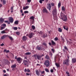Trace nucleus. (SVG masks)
<instances>
[{
  "label": "nucleus",
  "mask_w": 76,
  "mask_h": 76,
  "mask_svg": "<svg viewBox=\"0 0 76 76\" xmlns=\"http://www.w3.org/2000/svg\"><path fill=\"white\" fill-rule=\"evenodd\" d=\"M61 17H62V19L63 20V21L64 22H66L67 20V16L65 15L63 13V12H61Z\"/></svg>",
  "instance_id": "nucleus-1"
},
{
  "label": "nucleus",
  "mask_w": 76,
  "mask_h": 76,
  "mask_svg": "<svg viewBox=\"0 0 76 76\" xmlns=\"http://www.w3.org/2000/svg\"><path fill=\"white\" fill-rule=\"evenodd\" d=\"M70 60L69 59H67L66 60H65L63 61V64H66L67 66H69V61Z\"/></svg>",
  "instance_id": "nucleus-2"
},
{
  "label": "nucleus",
  "mask_w": 76,
  "mask_h": 76,
  "mask_svg": "<svg viewBox=\"0 0 76 76\" xmlns=\"http://www.w3.org/2000/svg\"><path fill=\"white\" fill-rule=\"evenodd\" d=\"M45 66H46V67H49L50 66V62L49 61L47 60L45 61L44 64Z\"/></svg>",
  "instance_id": "nucleus-3"
},
{
  "label": "nucleus",
  "mask_w": 76,
  "mask_h": 76,
  "mask_svg": "<svg viewBox=\"0 0 76 76\" xmlns=\"http://www.w3.org/2000/svg\"><path fill=\"white\" fill-rule=\"evenodd\" d=\"M53 14V17L54 18V16L55 15V16H56V15H57V10L56 9H54L52 11Z\"/></svg>",
  "instance_id": "nucleus-4"
},
{
  "label": "nucleus",
  "mask_w": 76,
  "mask_h": 76,
  "mask_svg": "<svg viewBox=\"0 0 76 76\" xmlns=\"http://www.w3.org/2000/svg\"><path fill=\"white\" fill-rule=\"evenodd\" d=\"M22 60H23L22 58L20 57L18 58V59H17V61H18V63H19L20 64V63H21V62H22Z\"/></svg>",
  "instance_id": "nucleus-5"
},
{
  "label": "nucleus",
  "mask_w": 76,
  "mask_h": 76,
  "mask_svg": "<svg viewBox=\"0 0 76 76\" xmlns=\"http://www.w3.org/2000/svg\"><path fill=\"white\" fill-rule=\"evenodd\" d=\"M33 57H37V58L38 60H40V58H41V56L37 55V54H36L34 55Z\"/></svg>",
  "instance_id": "nucleus-6"
},
{
  "label": "nucleus",
  "mask_w": 76,
  "mask_h": 76,
  "mask_svg": "<svg viewBox=\"0 0 76 76\" xmlns=\"http://www.w3.org/2000/svg\"><path fill=\"white\" fill-rule=\"evenodd\" d=\"M47 9H49V10H51V4H47Z\"/></svg>",
  "instance_id": "nucleus-7"
},
{
  "label": "nucleus",
  "mask_w": 76,
  "mask_h": 76,
  "mask_svg": "<svg viewBox=\"0 0 76 76\" xmlns=\"http://www.w3.org/2000/svg\"><path fill=\"white\" fill-rule=\"evenodd\" d=\"M9 20L11 23H13V21H14V20L12 17H10L9 18Z\"/></svg>",
  "instance_id": "nucleus-8"
},
{
  "label": "nucleus",
  "mask_w": 76,
  "mask_h": 76,
  "mask_svg": "<svg viewBox=\"0 0 76 76\" xmlns=\"http://www.w3.org/2000/svg\"><path fill=\"white\" fill-rule=\"evenodd\" d=\"M34 34L33 33H31L28 35V37L29 38H31L32 37H33V36H34Z\"/></svg>",
  "instance_id": "nucleus-9"
},
{
  "label": "nucleus",
  "mask_w": 76,
  "mask_h": 76,
  "mask_svg": "<svg viewBox=\"0 0 76 76\" xmlns=\"http://www.w3.org/2000/svg\"><path fill=\"white\" fill-rule=\"evenodd\" d=\"M43 13H49V12H48V10H47V9L45 8H44L43 10Z\"/></svg>",
  "instance_id": "nucleus-10"
},
{
  "label": "nucleus",
  "mask_w": 76,
  "mask_h": 76,
  "mask_svg": "<svg viewBox=\"0 0 76 76\" xmlns=\"http://www.w3.org/2000/svg\"><path fill=\"white\" fill-rule=\"evenodd\" d=\"M37 48L38 50H39L40 51H41L42 50V48L41 46H37Z\"/></svg>",
  "instance_id": "nucleus-11"
},
{
  "label": "nucleus",
  "mask_w": 76,
  "mask_h": 76,
  "mask_svg": "<svg viewBox=\"0 0 76 76\" xmlns=\"http://www.w3.org/2000/svg\"><path fill=\"white\" fill-rule=\"evenodd\" d=\"M23 63L24 64L25 66H26V64H28V61L24 59L23 60Z\"/></svg>",
  "instance_id": "nucleus-12"
},
{
  "label": "nucleus",
  "mask_w": 76,
  "mask_h": 76,
  "mask_svg": "<svg viewBox=\"0 0 76 76\" xmlns=\"http://www.w3.org/2000/svg\"><path fill=\"white\" fill-rule=\"evenodd\" d=\"M36 73L37 76H39L40 75V73L38 70H37L36 71Z\"/></svg>",
  "instance_id": "nucleus-13"
},
{
  "label": "nucleus",
  "mask_w": 76,
  "mask_h": 76,
  "mask_svg": "<svg viewBox=\"0 0 76 76\" xmlns=\"http://www.w3.org/2000/svg\"><path fill=\"white\" fill-rule=\"evenodd\" d=\"M27 39V37H26V36H24L22 38V40H23V41H25Z\"/></svg>",
  "instance_id": "nucleus-14"
},
{
  "label": "nucleus",
  "mask_w": 76,
  "mask_h": 76,
  "mask_svg": "<svg viewBox=\"0 0 76 76\" xmlns=\"http://www.w3.org/2000/svg\"><path fill=\"white\" fill-rule=\"evenodd\" d=\"M24 72H28V73H29L30 72H31V71L30 70V69H25Z\"/></svg>",
  "instance_id": "nucleus-15"
},
{
  "label": "nucleus",
  "mask_w": 76,
  "mask_h": 76,
  "mask_svg": "<svg viewBox=\"0 0 76 76\" xmlns=\"http://www.w3.org/2000/svg\"><path fill=\"white\" fill-rule=\"evenodd\" d=\"M4 19L2 18H0V22H1V23H3L4 22Z\"/></svg>",
  "instance_id": "nucleus-16"
},
{
  "label": "nucleus",
  "mask_w": 76,
  "mask_h": 76,
  "mask_svg": "<svg viewBox=\"0 0 76 76\" xmlns=\"http://www.w3.org/2000/svg\"><path fill=\"white\" fill-rule=\"evenodd\" d=\"M7 35L4 34L3 36L2 37H1V39H4L5 38H6V37H7Z\"/></svg>",
  "instance_id": "nucleus-17"
},
{
  "label": "nucleus",
  "mask_w": 76,
  "mask_h": 76,
  "mask_svg": "<svg viewBox=\"0 0 76 76\" xmlns=\"http://www.w3.org/2000/svg\"><path fill=\"white\" fill-rule=\"evenodd\" d=\"M72 61L73 63H76V59L75 58H73L72 59Z\"/></svg>",
  "instance_id": "nucleus-18"
},
{
  "label": "nucleus",
  "mask_w": 76,
  "mask_h": 76,
  "mask_svg": "<svg viewBox=\"0 0 76 76\" xmlns=\"http://www.w3.org/2000/svg\"><path fill=\"white\" fill-rule=\"evenodd\" d=\"M55 65H56V66L57 67V68H58V67H60V64H59L57 63H56Z\"/></svg>",
  "instance_id": "nucleus-19"
},
{
  "label": "nucleus",
  "mask_w": 76,
  "mask_h": 76,
  "mask_svg": "<svg viewBox=\"0 0 76 76\" xmlns=\"http://www.w3.org/2000/svg\"><path fill=\"white\" fill-rule=\"evenodd\" d=\"M51 42L53 45H56V42L53 41V40H51Z\"/></svg>",
  "instance_id": "nucleus-20"
},
{
  "label": "nucleus",
  "mask_w": 76,
  "mask_h": 76,
  "mask_svg": "<svg viewBox=\"0 0 76 76\" xmlns=\"http://www.w3.org/2000/svg\"><path fill=\"white\" fill-rule=\"evenodd\" d=\"M3 5H5L6 4V0H3Z\"/></svg>",
  "instance_id": "nucleus-21"
},
{
  "label": "nucleus",
  "mask_w": 76,
  "mask_h": 76,
  "mask_svg": "<svg viewBox=\"0 0 76 76\" xmlns=\"http://www.w3.org/2000/svg\"><path fill=\"white\" fill-rule=\"evenodd\" d=\"M30 19H32L33 20H34L35 19V17L32 16L30 18Z\"/></svg>",
  "instance_id": "nucleus-22"
},
{
  "label": "nucleus",
  "mask_w": 76,
  "mask_h": 76,
  "mask_svg": "<svg viewBox=\"0 0 76 76\" xmlns=\"http://www.w3.org/2000/svg\"><path fill=\"white\" fill-rule=\"evenodd\" d=\"M16 67V64H14L11 66L12 68H15Z\"/></svg>",
  "instance_id": "nucleus-23"
},
{
  "label": "nucleus",
  "mask_w": 76,
  "mask_h": 76,
  "mask_svg": "<svg viewBox=\"0 0 76 76\" xmlns=\"http://www.w3.org/2000/svg\"><path fill=\"white\" fill-rule=\"evenodd\" d=\"M45 58L47 60H49V59H50V58H49V56L48 55H46Z\"/></svg>",
  "instance_id": "nucleus-24"
},
{
  "label": "nucleus",
  "mask_w": 76,
  "mask_h": 76,
  "mask_svg": "<svg viewBox=\"0 0 76 76\" xmlns=\"http://www.w3.org/2000/svg\"><path fill=\"white\" fill-rule=\"evenodd\" d=\"M15 25H18L19 24V21L17 20L14 23Z\"/></svg>",
  "instance_id": "nucleus-25"
},
{
  "label": "nucleus",
  "mask_w": 76,
  "mask_h": 76,
  "mask_svg": "<svg viewBox=\"0 0 76 76\" xmlns=\"http://www.w3.org/2000/svg\"><path fill=\"white\" fill-rule=\"evenodd\" d=\"M58 31L59 32H62V29L60 28H58Z\"/></svg>",
  "instance_id": "nucleus-26"
},
{
  "label": "nucleus",
  "mask_w": 76,
  "mask_h": 76,
  "mask_svg": "<svg viewBox=\"0 0 76 76\" xmlns=\"http://www.w3.org/2000/svg\"><path fill=\"white\" fill-rule=\"evenodd\" d=\"M45 71L46 72H48V73H49V72H50V71H49V70L47 68H45Z\"/></svg>",
  "instance_id": "nucleus-27"
},
{
  "label": "nucleus",
  "mask_w": 76,
  "mask_h": 76,
  "mask_svg": "<svg viewBox=\"0 0 76 76\" xmlns=\"http://www.w3.org/2000/svg\"><path fill=\"white\" fill-rule=\"evenodd\" d=\"M9 39L11 40V41H13V38L12 37H11L10 36H9L8 37Z\"/></svg>",
  "instance_id": "nucleus-28"
},
{
  "label": "nucleus",
  "mask_w": 76,
  "mask_h": 76,
  "mask_svg": "<svg viewBox=\"0 0 76 76\" xmlns=\"http://www.w3.org/2000/svg\"><path fill=\"white\" fill-rule=\"evenodd\" d=\"M1 33L2 34H6V32L5 31L3 30L1 31Z\"/></svg>",
  "instance_id": "nucleus-29"
},
{
  "label": "nucleus",
  "mask_w": 76,
  "mask_h": 76,
  "mask_svg": "<svg viewBox=\"0 0 76 76\" xmlns=\"http://www.w3.org/2000/svg\"><path fill=\"white\" fill-rule=\"evenodd\" d=\"M62 10L64 12L65 11V8L63 6L62 7Z\"/></svg>",
  "instance_id": "nucleus-30"
},
{
  "label": "nucleus",
  "mask_w": 76,
  "mask_h": 76,
  "mask_svg": "<svg viewBox=\"0 0 76 76\" xmlns=\"http://www.w3.org/2000/svg\"><path fill=\"white\" fill-rule=\"evenodd\" d=\"M63 28H64V29H65L67 31H68L69 30L68 27H67L66 28V26H64L63 27Z\"/></svg>",
  "instance_id": "nucleus-31"
},
{
  "label": "nucleus",
  "mask_w": 76,
  "mask_h": 76,
  "mask_svg": "<svg viewBox=\"0 0 76 76\" xmlns=\"http://www.w3.org/2000/svg\"><path fill=\"white\" fill-rule=\"evenodd\" d=\"M31 53L30 52H27L25 53V55H31Z\"/></svg>",
  "instance_id": "nucleus-32"
},
{
  "label": "nucleus",
  "mask_w": 76,
  "mask_h": 76,
  "mask_svg": "<svg viewBox=\"0 0 76 76\" xmlns=\"http://www.w3.org/2000/svg\"><path fill=\"white\" fill-rule=\"evenodd\" d=\"M54 40L55 41H58V38L57 37H56L54 39Z\"/></svg>",
  "instance_id": "nucleus-33"
},
{
  "label": "nucleus",
  "mask_w": 76,
  "mask_h": 76,
  "mask_svg": "<svg viewBox=\"0 0 76 76\" xmlns=\"http://www.w3.org/2000/svg\"><path fill=\"white\" fill-rule=\"evenodd\" d=\"M64 48L66 50V51H68L69 50V49H68V48L66 47V46H64Z\"/></svg>",
  "instance_id": "nucleus-34"
},
{
  "label": "nucleus",
  "mask_w": 76,
  "mask_h": 76,
  "mask_svg": "<svg viewBox=\"0 0 76 76\" xmlns=\"http://www.w3.org/2000/svg\"><path fill=\"white\" fill-rule=\"evenodd\" d=\"M61 6V3L60 2H59L58 5V8H60Z\"/></svg>",
  "instance_id": "nucleus-35"
},
{
  "label": "nucleus",
  "mask_w": 76,
  "mask_h": 76,
  "mask_svg": "<svg viewBox=\"0 0 76 76\" xmlns=\"http://www.w3.org/2000/svg\"><path fill=\"white\" fill-rule=\"evenodd\" d=\"M44 0H39V2L40 3H41V4H42V1H44Z\"/></svg>",
  "instance_id": "nucleus-36"
},
{
  "label": "nucleus",
  "mask_w": 76,
  "mask_h": 76,
  "mask_svg": "<svg viewBox=\"0 0 76 76\" xmlns=\"http://www.w3.org/2000/svg\"><path fill=\"white\" fill-rule=\"evenodd\" d=\"M13 29H14V30H18V27H14L13 28Z\"/></svg>",
  "instance_id": "nucleus-37"
},
{
  "label": "nucleus",
  "mask_w": 76,
  "mask_h": 76,
  "mask_svg": "<svg viewBox=\"0 0 76 76\" xmlns=\"http://www.w3.org/2000/svg\"><path fill=\"white\" fill-rule=\"evenodd\" d=\"M42 44L43 45H45V47H47V44H46L45 42H44Z\"/></svg>",
  "instance_id": "nucleus-38"
},
{
  "label": "nucleus",
  "mask_w": 76,
  "mask_h": 76,
  "mask_svg": "<svg viewBox=\"0 0 76 76\" xmlns=\"http://www.w3.org/2000/svg\"><path fill=\"white\" fill-rule=\"evenodd\" d=\"M31 28L33 29H35V27L34 25L32 26Z\"/></svg>",
  "instance_id": "nucleus-39"
},
{
  "label": "nucleus",
  "mask_w": 76,
  "mask_h": 76,
  "mask_svg": "<svg viewBox=\"0 0 76 76\" xmlns=\"http://www.w3.org/2000/svg\"><path fill=\"white\" fill-rule=\"evenodd\" d=\"M16 34L18 35H20V32L18 31L16 32Z\"/></svg>",
  "instance_id": "nucleus-40"
},
{
  "label": "nucleus",
  "mask_w": 76,
  "mask_h": 76,
  "mask_svg": "<svg viewBox=\"0 0 76 76\" xmlns=\"http://www.w3.org/2000/svg\"><path fill=\"white\" fill-rule=\"evenodd\" d=\"M61 38L62 40V41H63L64 42V38H63L62 36H61Z\"/></svg>",
  "instance_id": "nucleus-41"
},
{
  "label": "nucleus",
  "mask_w": 76,
  "mask_h": 76,
  "mask_svg": "<svg viewBox=\"0 0 76 76\" xmlns=\"http://www.w3.org/2000/svg\"><path fill=\"white\" fill-rule=\"evenodd\" d=\"M2 26L4 27H6V25L5 24H3L2 25Z\"/></svg>",
  "instance_id": "nucleus-42"
},
{
  "label": "nucleus",
  "mask_w": 76,
  "mask_h": 76,
  "mask_svg": "<svg viewBox=\"0 0 76 76\" xmlns=\"http://www.w3.org/2000/svg\"><path fill=\"white\" fill-rule=\"evenodd\" d=\"M24 13H25V14L28 13H29V12H28V11H24Z\"/></svg>",
  "instance_id": "nucleus-43"
},
{
  "label": "nucleus",
  "mask_w": 76,
  "mask_h": 76,
  "mask_svg": "<svg viewBox=\"0 0 76 76\" xmlns=\"http://www.w3.org/2000/svg\"><path fill=\"white\" fill-rule=\"evenodd\" d=\"M66 73L67 75H69L70 74V73H69V72L68 71H66Z\"/></svg>",
  "instance_id": "nucleus-44"
},
{
  "label": "nucleus",
  "mask_w": 76,
  "mask_h": 76,
  "mask_svg": "<svg viewBox=\"0 0 76 76\" xmlns=\"http://www.w3.org/2000/svg\"><path fill=\"white\" fill-rule=\"evenodd\" d=\"M5 28V27H1V30H3V29H4Z\"/></svg>",
  "instance_id": "nucleus-45"
},
{
  "label": "nucleus",
  "mask_w": 76,
  "mask_h": 76,
  "mask_svg": "<svg viewBox=\"0 0 76 76\" xmlns=\"http://www.w3.org/2000/svg\"><path fill=\"white\" fill-rule=\"evenodd\" d=\"M51 5L52 6H54L55 4L53 3L52 2L51 3Z\"/></svg>",
  "instance_id": "nucleus-46"
},
{
  "label": "nucleus",
  "mask_w": 76,
  "mask_h": 76,
  "mask_svg": "<svg viewBox=\"0 0 76 76\" xmlns=\"http://www.w3.org/2000/svg\"><path fill=\"white\" fill-rule=\"evenodd\" d=\"M42 37H43V38H45V37H46V35L45 34H44L43 35Z\"/></svg>",
  "instance_id": "nucleus-47"
},
{
  "label": "nucleus",
  "mask_w": 76,
  "mask_h": 76,
  "mask_svg": "<svg viewBox=\"0 0 76 76\" xmlns=\"http://www.w3.org/2000/svg\"><path fill=\"white\" fill-rule=\"evenodd\" d=\"M41 74H44V73H45V71H43L42 72H41Z\"/></svg>",
  "instance_id": "nucleus-48"
},
{
  "label": "nucleus",
  "mask_w": 76,
  "mask_h": 76,
  "mask_svg": "<svg viewBox=\"0 0 76 76\" xmlns=\"http://www.w3.org/2000/svg\"><path fill=\"white\" fill-rule=\"evenodd\" d=\"M50 72L51 73H53L54 72V70L53 69H51L50 70Z\"/></svg>",
  "instance_id": "nucleus-49"
},
{
  "label": "nucleus",
  "mask_w": 76,
  "mask_h": 76,
  "mask_svg": "<svg viewBox=\"0 0 76 76\" xmlns=\"http://www.w3.org/2000/svg\"><path fill=\"white\" fill-rule=\"evenodd\" d=\"M27 2L28 3H31V0H27Z\"/></svg>",
  "instance_id": "nucleus-50"
},
{
  "label": "nucleus",
  "mask_w": 76,
  "mask_h": 76,
  "mask_svg": "<svg viewBox=\"0 0 76 76\" xmlns=\"http://www.w3.org/2000/svg\"><path fill=\"white\" fill-rule=\"evenodd\" d=\"M51 50L53 52V53H54V49H51Z\"/></svg>",
  "instance_id": "nucleus-51"
},
{
  "label": "nucleus",
  "mask_w": 76,
  "mask_h": 76,
  "mask_svg": "<svg viewBox=\"0 0 76 76\" xmlns=\"http://www.w3.org/2000/svg\"><path fill=\"white\" fill-rule=\"evenodd\" d=\"M2 6H3V5L1 4H0V8H1Z\"/></svg>",
  "instance_id": "nucleus-52"
},
{
  "label": "nucleus",
  "mask_w": 76,
  "mask_h": 76,
  "mask_svg": "<svg viewBox=\"0 0 76 76\" xmlns=\"http://www.w3.org/2000/svg\"><path fill=\"white\" fill-rule=\"evenodd\" d=\"M10 52V51L9 50H8L6 51V53H9Z\"/></svg>",
  "instance_id": "nucleus-53"
},
{
  "label": "nucleus",
  "mask_w": 76,
  "mask_h": 76,
  "mask_svg": "<svg viewBox=\"0 0 76 76\" xmlns=\"http://www.w3.org/2000/svg\"><path fill=\"white\" fill-rule=\"evenodd\" d=\"M39 34H41H41H42V31H40Z\"/></svg>",
  "instance_id": "nucleus-54"
},
{
  "label": "nucleus",
  "mask_w": 76,
  "mask_h": 76,
  "mask_svg": "<svg viewBox=\"0 0 76 76\" xmlns=\"http://www.w3.org/2000/svg\"><path fill=\"white\" fill-rule=\"evenodd\" d=\"M20 12L21 13H23V10H22V9L21 10Z\"/></svg>",
  "instance_id": "nucleus-55"
},
{
  "label": "nucleus",
  "mask_w": 76,
  "mask_h": 76,
  "mask_svg": "<svg viewBox=\"0 0 76 76\" xmlns=\"http://www.w3.org/2000/svg\"><path fill=\"white\" fill-rule=\"evenodd\" d=\"M25 7H26V9H27L29 8V7L28 6H26Z\"/></svg>",
  "instance_id": "nucleus-56"
},
{
  "label": "nucleus",
  "mask_w": 76,
  "mask_h": 76,
  "mask_svg": "<svg viewBox=\"0 0 76 76\" xmlns=\"http://www.w3.org/2000/svg\"><path fill=\"white\" fill-rule=\"evenodd\" d=\"M26 75H27V76H29L30 74L28 73H26Z\"/></svg>",
  "instance_id": "nucleus-57"
},
{
  "label": "nucleus",
  "mask_w": 76,
  "mask_h": 76,
  "mask_svg": "<svg viewBox=\"0 0 76 76\" xmlns=\"http://www.w3.org/2000/svg\"><path fill=\"white\" fill-rule=\"evenodd\" d=\"M23 10H26V8L25 7H23Z\"/></svg>",
  "instance_id": "nucleus-58"
},
{
  "label": "nucleus",
  "mask_w": 76,
  "mask_h": 76,
  "mask_svg": "<svg viewBox=\"0 0 76 76\" xmlns=\"http://www.w3.org/2000/svg\"><path fill=\"white\" fill-rule=\"evenodd\" d=\"M4 73H6V70H4L3 71Z\"/></svg>",
  "instance_id": "nucleus-59"
},
{
  "label": "nucleus",
  "mask_w": 76,
  "mask_h": 76,
  "mask_svg": "<svg viewBox=\"0 0 76 76\" xmlns=\"http://www.w3.org/2000/svg\"><path fill=\"white\" fill-rule=\"evenodd\" d=\"M4 76H9V75L8 74H7V75H6V74H4Z\"/></svg>",
  "instance_id": "nucleus-60"
},
{
  "label": "nucleus",
  "mask_w": 76,
  "mask_h": 76,
  "mask_svg": "<svg viewBox=\"0 0 76 76\" xmlns=\"http://www.w3.org/2000/svg\"><path fill=\"white\" fill-rule=\"evenodd\" d=\"M8 22V21H7V20H5L4 22H5V23H7Z\"/></svg>",
  "instance_id": "nucleus-61"
},
{
  "label": "nucleus",
  "mask_w": 76,
  "mask_h": 76,
  "mask_svg": "<svg viewBox=\"0 0 76 76\" xmlns=\"http://www.w3.org/2000/svg\"><path fill=\"white\" fill-rule=\"evenodd\" d=\"M44 56V55L43 54H42L40 56V57H43V56Z\"/></svg>",
  "instance_id": "nucleus-62"
},
{
  "label": "nucleus",
  "mask_w": 76,
  "mask_h": 76,
  "mask_svg": "<svg viewBox=\"0 0 76 76\" xmlns=\"http://www.w3.org/2000/svg\"><path fill=\"white\" fill-rule=\"evenodd\" d=\"M15 59H16V60H17L18 58H17V56H15Z\"/></svg>",
  "instance_id": "nucleus-63"
},
{
  "label": "nucleus",
  "mask_w": 76,
  "mask_h": 76,
  "mask_svg": "<svg viewBox=\"0 0 76 76\" xmlns=\"http://www.w3.org/2000/svg\"><path fill=\"white\" fill-rule=\"evenodd\" d=\"M1 46H3L4 45V44L2 43L1 45Z\"/></svg>",
  "instance_id": "nucleus-64"
}]
</instances>
